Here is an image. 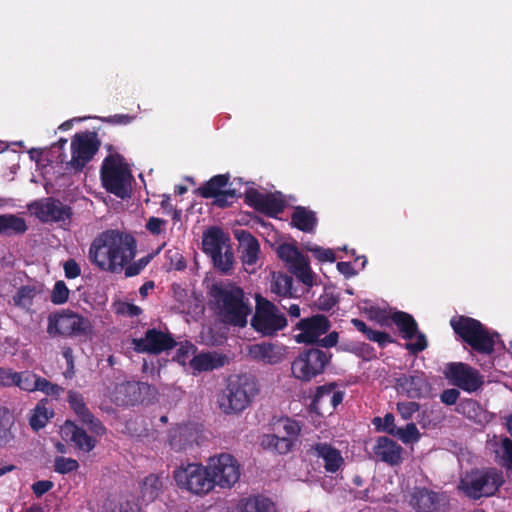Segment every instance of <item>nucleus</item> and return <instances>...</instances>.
<instances>
[{
	"label": "nucleus",
	"instance_id": "1",
	"mask_svg": "<svg viewBox=\"0 0 512 512\" xmlns=\"http://www.w3.org/2000/svg\"><path fill=\"white\" fill-rule=\"evenodd\" d=\"M136 252V240L131 234L110 229L92 241L89 260L102 271L118 273L136 256Z\"/></svg>",
	"mask_w": 512,
	"mask_h": 512
},
{
	"label": "nucleus",
	"instance_id": "2",
	"mask_svg": "<svg viewBox=\"0 0 512 512\" xmlns=\"http://www.w3.org/2000/svg\"><path fill=\"white\" fill-rule=\"evenodd\" d=\"M210 295L216 301L226 323L237 327L246 326L252 309L242 288L235 285L225 287L213 284Z\"/></svg>",
	"mask_w": 512,
	"mask_h": 512
},
{
	"label": "nucleus",
	"instance_id": "3",
	"mask_svg": "<svg viewBox=\"0 0 512 512\" xmlns=\"http://www.w3.org/2000/svg\"><path fill=\"white\" fill-rule=\"evenodd\" d=\"M258 393L257 382L249 374L231 375L218 398L219 408L226 415H234L248 408Z\"/></svg>",
	"mask_w": 512,
	"mask_h": 512
},
{
	"label": "nucleus",
	"instance_id": "4",
	"mask_svg": "<svg viewBox=\"0 0 512 512\" xmlns=\"http://www.w3.org/2000/svg\"><path fill=\"white\" fill-rule=\"evenodd\" d=\"M450 326L461 340L479 354L490 355L495 350L498 333H491L479 320L460 315L450 320Z\"/></svg>",
	"mask_w": 512,
	"mask_h": 512
},
{
	"label": "nucleus",
	"instance_id": "5",
	"mask_svg": "<svg viewBox=\"0 0 512 512\" xmlns=\"http://www.w3.org/2000/svg\"><path fill=\"white\" fill-rule=\"evenodd\" d=\"M250 325L261 336L273 337L288 326V320L274 302L256 294L255 312L250 320Z\"/></svg>",
	"mask_w": 512,
	"mask_h": 512
},
{
	"label": "nucleus",
	"instance_id": "6",
	"mask_svg": "<svg viewBox=\"0 0 512 512\" xmlns=\"http://www.w3.org/2000/svg\"><path fill=\"white\" fill-rule=\"evenodd\" d=\"M100 178L107 192L121 199L130 197L132 175L120 154L108 155L103 160Z\"/></svg>",
	"mask_w": 512,
	"mask_h": 512
},
{
	"label": "nucleus",
	"instance_id": "7",
	"mask_svg": "<svg viewBox=\"0 0 512 512\" xmlns=\"http://www.w3.org/2000/svg\"><path fill=\"white\" fill-rule=\"evenodd\" d=\"M230 238L218 226L209 227L202 236V250L208 255L214 267L227 274L233 267V252Z\"/></svg>",
	"mask_w": 512,
	"mask_h": 512
},
{
	"label": "nucleus",
	"instance_id": "8",
	"mask_svg": "<svg viewBox=\"0 0 512 512\" xmlns=\"http://www.w3.org/2000/svg\"><path fill=\"white\" fill-rule=\"evenodd\" d=\"M503 482L502 473L494 468L476 469L461 480L460 486L468 497L476 500L494 495Z\"/></svg>",
	"mask_w": 512,
	"mask_h": 512
},
{
	"label": "nucleus",
	"instance_id": "9",
	"mask_svg": "<svg viewBox=\"0 0 512 512\" xmlns=\"http://www.w3.org/2000/svg\"><path fill=\"white\" fill-rule=\"evenodd\" d=\"M91 329L92 326L88 318L70 309L52 313L48 317L47 333L50 337L86 336Z\"/></svg>",
	"mask_w": 512,
	"mask_h": 512
},
{
	"label": "nucleus",
	"instance_id": "10",
	"mask_svg": "<svg viewBox=\"0 0 512 512\" xmlns=\"http://www.w3.org/2000/svg\"><path fill=\"white\" fill-rule=\"evenodd\" d=\"M173 478L179 488L196 495L207 494L214 488L208 467L200 463L181 465L174 470Z\"/></svg>",
	"mask_w": 512,
	"mask_h": 512
},
{
	"label": "nucleus",
	"instance_id": "11",
	"mask_svg": "<svg viewBox=\"0 0 512 512\" xmlns=\"http://www.w3.org/2000/svg\"><path fill=\"white\" fill-rule=\"evenodd\" d=\"M332 359V353L319 348L304 349L291 364L292 375L301 381L309 382L322 374Z\"/></svg>",
	"mask_w": 512,
	"mask_h": 512
},
{
	"label": "nucleus",
	"instance_id": "12",
	"mask_svg": "<svg viewBox=\"0 0 512 512\" xmlns=\"http://www.w3.org/2000/svg\"><path fill=\"white\" fill-rule=\"evenodd\" d=\"M101 146V141L95 131L76 133L71 141V160L67 167L75 172H81L94 158Z\"/></svg>",
	"mask_w": 512,
	"mask_h": 512
},
{
	"label": "nucleus",
	"instance_id": "13",
	"mask_svg": "<svg viewBox=\"0 0 512 512\" xmlns=\"http://www.w3.org/2000/svg\"><path fill=\"white\" fill-rule=\"evenodd\" d=\"M214 487L232 488L240 479L241 467L237 459L229 453L212 456L207 465Z\"/></svg>",
	"mask_w": 512,
	"mask_h": 512
},
{
	"label": "nucleus",
	"instance_id": "14",
	"mask_svg": "<svg viewBox=\"0 0 512 512\" xmlns=\"http://www.w3.org/2000/svg\"><path fill=\"white\" fill-rule=\"evenodd\" d=\"M391 321L397 326L401 337L405 340L416 338L415 342H406L404 348L412 355L424 351L428 347L426 335L419 331L418 323L414 317L404 311H395L390 315Z\"/></svg>",
	"mask_w": 512,
	"mask_h": 512
},
{
	"label": "nucleus",
	"instance_id": "15",
	"mask_svg": "<svg viewBox=\"0 0 512 512\" xmlns=\"http://www.w3.org/2000/svg\"><path fill=\"white\" fill-rule=\"evenodd\" d=\"M443 373L451 384L465 392H475L484 384L483 376L480 372L463 362H450L446 364Z\"/></svg>",
	"mask_w": 512,
	"mask_h": 512
},
{
	"label": "nucleus",
	"instance_id": "16",
	"mask_svg": "<svg viewBox=\"0 0 512 512\" xmlns=\"http://www.w3.org/2000/svg\"><path fill=\"white\" fill-rule=\"evenodd\" d=\"M277 255L288 265L290 271L300 282L308 287L314 285V275L310 268L309 261L296 246L283 243L279 245Z\"/></svg>",
	"mask_w": 512,
	"mask_h": 512
},
{
	"label": "nucleus",
	"instance_id": "17",
	"mask_svg": "<svg viewBox=\"0 0 512 512\" xmlns=\"http://www.w3.org/2000/svg\"><path fill=\"white\" fill-rule=\"evenodd\" d=\"M408 502L415 512H446L449 506L445 493L426 487H415L409 493Z\"/></svg>",
	"mask_w": 512,
	"mask_h": 512
},
{
	"label": "nucleus",
	"instance_id": "18",
	"mask_svg": "<svg viewBox=\"0 0 512 512\" xmlns=\"http://www.w3.org/2000/svg\"><path fill=\"white\" fill-rule=\"evenodd\" d=\"M151 386L140 381H123L115 384L109 397L117 406L129 407L141 404L149 394Z\"/></svg>",
	"mask_w": 512,
	"mask_h": 512
},
{
	"label": "nucleus",
	"instance_id": "19",
	"mask_svg": "<svg viewBox=\"0 0 512 512\" xmlns=\"http://www.w3.org/2000/svg\"><path fill=\"white\" fill-rule=\"evenodd\" d=\"M133 348L137 353L159 355L177 346V342L170 333L156 328L148 329L144 337L132 340Z\"/></svg>",
	"mask_w": 512,
	"mask_h": 512
},
{
	"label": "nucleus",
	"instance_id": "20",
	"mask_svg": "<svg viewBox=\"0 0 512 512\" xmlns=\"http://www.w3.org/2000/svg\"><path fill=\"white\" fill-rule=\"evenodd\" d=\"M331 322L327 316L322 314L312 315L301 319L295 325V329L300 333L295 336V340L300 344H316L319 338L329 332Z\"/></svg>",
	"mask_w": 512,
	"mask_h": 512
},
{
	"label": "nucleus",
	"instance_id": "21",
	"mask_svg": "<svg viewBox=\"0 0 512 512\" xmlns=\"http://www.w3.org/2000/svg\"><path fill=\"white\" fill-rule=\"evenodd\" d=\"M395 388L398 393L410 399H421L429 394L431 385L424 372L415 370L413 374H401L397 377Z\"/></svg>",
	"mask_w": 512,
	"mask_h": 512
},
{
	"label": "nucleus",
	"instance_id": "22",
	"mask_svg": "<svg viewBox=\"0 0 512 512\" xmlns=\"http://www.w3.org/2000/svg\"><path fill=\"white\" fill-rule=\"evenodd\" d=\"M199 431L192 423L177 424L167 433V443L174 452L187 451L198 444Z\"/></svg>",
	"mask_w": 512,
	"mask_h": 512
},
{
	"label": "nucleus",
	"instance_id": "23",
	"mask_svg": "<svg viewBox=\"0 0 512 512\" xmlns=\"http://www.w3.org/2000/svg\"><path fill=\"white\" fill-rule=\"evenodd\" d=\"M373 453L376 460L384 462L389 466H398L403 461L404 449L396 441L382 436L376 440Z\"/></svg>",
	"mask_w": 512,
	"mask_h": 512
},
{
	"label": "nucleus",
	"instance_id": "24",
	"mask_svg": "<svg viewBox=\"0 0 512 512\" xmlns=\"http://www.w3.org/2000/svg\"><path fill=\"white\" fill-rule=\"evenodd\" d=\"M311 451L314 456L323 460L324 469L328 473H336L344 465L341 452L328 443L318 442L311 447Z\"/></svg>",
	"mask_w": 512,
	"mask_h": 512
},
{
	"label": "nucleus",
	"instance_id": "25",
	"mask_svg": "<svg viewBox=\"0 0 512 512\" xmlns=\"http://www.w3.org/2000/svg\"><path fill=\"white\" fill-rule=\"evenodd\" d=\"M61 432L67 440L72 442L81 451L90 452L97 444L95 438L88 435L83 428L70 420L65 421Z\"/></svg>",
	"mask_w": 512,
	"mask_h": 512
},
{
	"label": "nucleus",
	"instance_id": "26",
	"mask_svg": "<svg viewBox=\"0 0 512 512\" xmlns=\"http://www.w3.org/2000/svg\"><path fill=\"white\" fill-rule=\"evenodd\" d=\"M71 208L59 200L48 198L37 210L38 218L43 222H61L70 219Z\"/></svg>",
	"mask_w": 512,
	"mask_h": 512
},
{
	"label": "nucleus",
	"instance_id": "27",
	"mask_svg": "<svg viewBox=\"0 0 512 512\" xmlns=\"http://www.w3.org/2000/svg\"><path fill=\"white\" fill-rule=\"evenodd\" d=\"M239 241L240 258L244 265H254L257 263L260 253L259 241L246 230H240L236 233Z\"/></svg>",
	"mask_w": 512,
	"mask_h": 512
},
{
	"label": "nucleus",
	"instance_id": "28",
	"mask_svg": "<svg viewBox=\"0 0 512 512\" xmlns=\"http://www.w3.org/2000/svg\"><path fill=\"white\" fill-rule=\"evenodd\" d=\"M227 363V356L218 352H201L190 360V367L194 372H206L219 369Z\"/></svg>",
	"mask_w": 512,
	"mask_h": 512
},
{
	"label": "nucleus",
	"instance_id": "29",
	"mask_svg": "<svg viewBox=\"0 0 512 512\" xmlns=\"http://www.w3.org/2000/svg\"><path fill=\"white\" fill-rule=\"evenodd\" d=\"M249 355L265 364H277L282 361V348L272 343H257L249 346Z\"/></svg>",
	"mask_w": 512,
	"mask_h": 512
},
{
	"label": "nucleus",
	"instance_id": "30",
	"mask_svg": "<svg viewBox=\"0 0 512 512\" xmlns=\"http://www.w3.org/2000/svg\"><path fill=\"white\" fill-rule=\"evenodd\" d=\"M237 512H276L275 503L268 497L257 494L239 500Z\"/></svg>",
	"mask_w": 512,
	"mask_h": 512
},
{
	"label": "nucleus",
	"instance_id": "31",
	"mask_svg": "<svg viewBox=\"0 0 512 512\" xmlns=\"http://www.w3.org/2000/svg\"><path fill=\"white\" fill-rule=\"evenodd\" d=\"M318 223L316 213L304 206H296L291 215V224L306 233L314 232Z\"/></svg>",
	"mask_w": 512,
	"mask_h": 512
},
{
	"label": "nucleus",
	"instance_id": "32",
	"mask_svg": "<svg viewBox=\"0 0 512 512\" xmlns=\"http://www.w3.org/2000/svg\"><path fill=\"white\" fill-rule=\"evenodd\" d=\"M163 490V481L159 475L150 474L146 476L140 485L141 500L149 504L156 500Z\"/></svg>",
	"mask_w": 512,
	"mask_h": 512
},
{
	"label": "nucleus",
	"instance_id": "33",
	"mask_svg": "<svg viewBox=\"0 0 512 512\" xmlns=\"http://www.w3.org/2000/svg\"><path fill=\"white\" fill-rule=\"evenodd\" d=\"M49 400L47 398L41 399L31 411L29 417V424L34 431H39L44 428L49 420L54 416L53 409L47 405Z\"/></svg>",
	"mask_w": 512,
	"mask_h": 512
},
{
	"label": "nucleus",
	"instance_id": "34",
	"mask_svg": "<svg viewBox=\"0 0 512 512\" xmlns=\"http://www.w3.org/2000/svg\"><path fill=\"white\" fill-rule=\"evenodd\" d=\"M27 229L24 218L14 214H0V234L6 236L21 235Z\"/></svg>",
	"mask_w": 512,
	"mask_h": 512
},
{
	"label": "nucleus",
	"instance_id": "35",
	"mask_svg": "<svg viewBox=\"0 0 512 512\" xmlns=\"http://www.w3.org/2000/svg\"><path fill=\"white\" fill-rule=\"evenodd\" d=\"M351 323L358 331L362 332L368 340L376 342L381 348H384L387 344L394 342V339L389 333L373 330L361 319L354 318L351 320Z\"/></svg>",
	"mask_w": 512,
	"mask_h": 512
},
{
	"label": "nucleus",
	"instance_id": "36",
	"mask_svg": "<svg viewBox=\"0 0 512 512\" xmlns=\"http://www.w3.org/2000/svg\"><path fill=\"white\" fill-rule=\"evenodd\" d=\"M229 182V176L224 174H218L213 176L210 180L200 186L195 193L205 199L214 198L220 192L225 190Z\"/></svg>",
	"mask_w": 512,
	"mask_h": 512
},
{
	"label": "nucleus",
	"instance_id": "37",
	"mask_svg": "<svg viewBox=\"0 0 512 512\" xmlns=\"http://www.w3.org/2000/svg\"><path fill=\"white\" fill-rule=\"evenodd\" d=\"M285 208V201L282 199L281 194L266 193L261 201L259 212L274 217L282 213Z\"/></svg>",
	"mask_w": 512,
	"mask_h": 512
},
{
	"label": "nucleus",
	"instance_id": "38",
	"mask_svg": "<svg viewBox=\"0 0 512 512\" xmlns=\"http://www.w3.org/2000/svg\"><path fill=\"white\" fill-rule=\"evenodd\" d=\"M262 445L265 448L271 449L279 454L289 453L294 445V442L289 437L281 435H265L262 439Z\"/></svg>",
	"mask_w": 512,
	"mask_h": 512
},
{
	"label": "nucleus",
	"instance_id": "39",
	"mask_svg": "<svg viewBox=\"0 0 512 512\" xmlns=\"http://www.w3.org/2000/svg\"><path fill=\"white\" fill-rule=\"evenodd\" d=\"M38 290L35 286L24 285L17 289L13 296V303L15 306L29 310L33 305V300L36 297Z\"/></svg>",
	"mask_w": 512,
	"mask_h": 512
},
{
	"label": "nucleus",
	"instance_id": "40",
	"mask_svg": "<svg viewBox=\"0 0 512 512\" xmlns=\"http://www.w3.org/2000/svg\"><path fill=\"white\" fill-rule=\"evenodd\" d=\"M336 388V383H328L316 388L315 394L313 396L311 407L312 409L320 413V410L323 408L326 401L329 402L330 395L333 390Z\"/></svg>",
	"mask_w": 512,
	"mask_h": 512
},
{
	"label": "nucleus",
	"instance_id": "41",
	"mask_svg": "<svg viewBox=\"0 0 512 512\" xmlns=\"http://www.w3.org/2000/svg\"><path fill=\"white\" fill-rule=\"evenodd\" d=\"M39 375L31 371L18 372L15 386L26 392L37 391V382Z\"/></svg>",
	"mask_w": 512,
	"mask_h": 512
},
{
	"label": "nucleus",
	"instance_id": "42",
	"mask_svg": "<svg viewBox=\"0 0 512 512\" xmlns=\"http://www.w3.org/2000/svg\"><path fill=\"white\" fill-rule=\"evenodd\" d=\"M67 402L79 419L90 411L85 403L83 395L77 391H68Z\"/></svg>",
	"mask_w": 512,
	"mask_h": 512
},
{
	"label": "nucleus",
	"instance_id": "43",
	"mask_svg": "<svg viewBox=\"0 0 512 512\" xmlns=\"http://www.w3.org/2000/svg\"><path fill=\"white\" fill-rule=\"evenodd\" d=\"M403 443H414L420 439V432L415 423H408L404 428H397L395 435Z\"/></svg>",
	"mask_w": 512,
	"mask_h": 512
},
{
	"label": "nucleus",
	"instance_id": "44",
	"mask_svg": "<svg viewBox=\"0 0 512 512\" xmlns=\"http://www.w3.org/2000/svg\"><path fill=\"white\" fill-rule=\"evenodd\" d=\"M153 257L154 254H148L132 263H130L129 261L123 268L125 277L129 278L139 275L144 270V268L151 262Z\"/></svg>",
	"mask_w": 512,
	"mask_h": 512
},
{
	"label": "nucleus",
	"instance_id": "45",
	"mask_svg": "<svg viewBox=\"0 0 512 512\" xmlns=\"http://www.w3.org/2000/svg\"><path fill=\"white\" fill-rule=\"evenodd\" d=\"M70 290L62 280L56 281L51 291L50 301L55 305H61L68 301Z\"/></svg>",
	"mask_w": 512,
	"mask_h": 512
},
{
	"label": "nucleus",
	"instance_id": "46",
	"mask_svg": "<svg viewBox=\"0 0 512 512\" xmlns=\"http://www.w3.org/2000/svg\"><path fill=\"white\" fill-rule=\"evenodd\" d=\"M53 468L55 472L65 475L76 471L79 468V463L73 458L57 456L54 460Z\"/></svg>",
	"mask_w": 512,
	"mask_h": 512
},
{
	"label": "nucleus",
	"instance_id": "47",
	"mask_svg": "<svg viewBox=\"0 0 512 512\" xmlns=\"http://www.w3.org/2000/svg\"><path fill=\"white\" fill-rule=\"evenodd\" d=\"M278 425L282 427V436L289 437L293 442L297 439L301 432V426L299 422L289 417L281 418Z\"/></svg>",
	"mask_w": 512,
	"mask_h": 512
},
{
	"label": "nucleus",
	"instance_id": "48",
	"mask_svg": "<svg viewBox=\"0 0 512 512\" xmlns=\"http://www.w3.org/2000/svg\"><path fill=\"white\" fill-rule=\"evenodd\" d=\"M394 420V415L392 413H387L383 418L375 417L372 420V423L377 431L386 432L394 436L395 431L397 430Z\"/></svg>",
	"mask_w": 512,
	"mask_h": 512
},
{
	"label": "nucleus",
	"instance_id": "49",
	"mask_svg": "<svg viewBox=\"0 0 512 512\" xmlns=\"http://www.w3.org/2000/svg\"><path fill=\"white\" fill-rule=\"evenodd\" d=\"M292 278L287 275L278 276L271 285V291L279 296L291 295Z\"/></svg>",
	"mask_w": 512,
	"mask_h": 512
},
{
	"label": "nucleus",
	"instance_id": "50",
	"mask_svg": "<svg viewBox=\"0 0 512 512\" xmlns=\"http://www.w3.org/2000/svg\"><path fill=\"white\" fill-rule=\"evenodd\" d=\"M81 422L88 427L91 433L102 436L106 433V428L102 422L96 418L91 411L80 418Z\"/></svg>",
	"mask_w": 512,
	"mask_h": 512
},
{
	"label": "nucleus",
	"instance_id": "51",
	"mask_svg": "<svg viewBox=\"0 0 512 512\" xmlns=\"http://www.w3.org/2000/svg\"><path fill=\"white\" fill-rule=\"evenodd\" d=\"M339 302V296L325 290L316 301V306L321 311H330Z\"/></svg>",
	"mask_w": 512,
	"mask_h": 512
},
{
	"label": "nucleus",
	"instance_id": "52",
	"mask_svg": "<svg viewBox=\"0 0 512 512\" xmlns=\"http://www.w3.org/2000/svg\"><path fill=\"white\" fill-rule=\"evenodd\" d=\"M37 391H41L47 396L58 397L61 394V392H63V388L57 384L50 382L44 377L39 376L37 382Z\"/></svg>",
	"mask_w": 512,
	"mask_h": 512
},
{
	"label": "nucleus",
	"instance_id": "53",
	"mask_svg": "<svg viewBox=\"0 0 512 512\" xmlns=\"http://www.w3.org/2000/svg\"><path fill=\"white\" fill-rule=\"evenodd\" d=\"M306 249L312 253V255L321 262H334L336 257L335 253L331 249H325L317 245H307Z\"/></svg>",
	"mask_w": 512,
	"mask_h": 512
},
{
	"label": "nucleus",
	"instance_id": "54",
	"mask_svg": "<svg viewBox=\"0 0 512 512\" xmlns=\"http://www.w3.org/2000/svg\"><path fill=\"white\" fill-rule=\"evenodd\" d=\"M236 197V190L225 189L213 198V205L219 208L229 207L233 204Z\"/></svg>",
	"mask_w": 512,
	"mask_h": 512
},
{
	"label": "nucleus",
	"instance_id": "55",
	"mask_svg": "<svg viewBox=\"0 0 512 512\" xmlns=\"http://www.w3.org/2000/svg\"><path fill=\"white\" fill-rule=\"evenodd\" d=\"M420 404L415 401H405L397 403V411L404 420L412 418L413 414L419 411Z\"/></svg>",
	"mask_w": 512,
	"mask_h": 512
},
{
	"label": "nucleus",
	"instance_id": "56",
	"mask_svg": "<svg viewBox=\"0 0 512 512\" xmlns=\"http://www.w3.org/2000/svg\"><path fill=\"white\" fill-rule=\"evenodd\" d=\"M11 426L12 423L8 419H0V447L8 445L14 439Z\"/></svg>",
	"mask_w": 512,
	"mask_h": 512
},
{
	"label": "nucleus",
	"instance_id": "57",
	"mask_svg": "<svg viewBox=\"0 0 512 512\" xmlns=\"http://www.w3.org/2000/svg\"><path fill=\"white\" fill-rule=\"evenodd\" d=\"M264 198V193L259 192L254 188H250L245 192L244 201L245 203L258 211L261 201Z\"/></svg>",
	"mask_w": 512,
	"mask_h": 512
},
{
	"label": "nucleus",
	"instance_id": "58",
	"mask_svg": "<svg viewBox=\"0 0 512 512\" xmlns=\"http://www.w3.org/2000/svg\"><path fill=\"white\" fill-rule=\"evenodd\" d=\"M62 356L66 360L67 366L66 371L64 372V376L66 378H71L75 374L74 356L72 348L68 346L63 347Z\"/></svg>",
	"mask_w": 512,
	"mask_h": 512
},
{
	"label": "nucleus",
	"instance_id": "59",
	"mask_svg": "<svg viewBox=\"0 0 512 512\" xmlns=\"http://www.w3.org/2000/svg\"><path fill=\"white\" fill-rule=\"evenodd\" d=\"M135 119V116L129 114H115L108 117L101 118L104 123L112 125H128Z\"/></svg>",
	"mask_w": 512,
	"mask_h": 512
},
{
	"label": "nucleus",
	"instance_id": "60",
	"mask_svg": "<svg viewBox=\"0 0 512 512\" xmlns=\"http://www.w3.org/2000/svg\"><path fill=\"white\" fill-rule=\"evenodd\" d=\"M54 487V483L50 480H39L32 484L31 489L36 497H41Z\"/></svg>",
	"mask_w": 512,
	"mask_h": 512
},
{
	"label": "nucleus",
	"instance_id": "61",
	"mask_svg": "<svg viewBox=\"0 0 512 512\" xmlns=\"http://www.w3.org/2000/svg\"><path fill=\"white\" fill-rule=\"evenodd\" d=\"M64 274L67 279H75L81 274V268L74 259H68L64 265Z\"/></svg>",
	"mask_w": 512,
	"mask_h": 512
},
{
	"label": "nucleus",
	"instance_id": "62",
	"mask_svg": "<svg viewBox=\"0 0 512 512\" xmlns=\"http://www.w3.org/2000/svg\"><path fill=\"white\" fill-rule=\"evenodd\" d=\"M17 373L8 368H0V385L5 387L15 386Z\"/></svg>",
	"mask_w": 512,
	"mask_h": 512
},
{
	"label": "nucleus",
	"instance_id": "63",
	"mask_svg": "<svg viewBox=\"0 0 512 512\" xmlns=\"http://www.w3.org/2000/svg\"><path fill=\"white\" fill-rule=\"evenodd\" d=\"M502 458L507 469L512 468V440L505 438L502 441Z\"/></svg>",
	"mask_w": 512,
	"mask_h": 512
},
{
	"label": "nucleus",
	"instance_id": "64",
	"mask_svg": "<svg viewBox=\"0 0 512 512\" xmlns=\"http://www.w3.org/2000/svg\"><path fill=\"white\" fill-rule=\"evenodd\" d=\"M166 221L157 217H150L146 223V229L153 235H159Z\"/></svg>",
	"mask_w": 512,
	"mask_h": 512
}]
</instances>
